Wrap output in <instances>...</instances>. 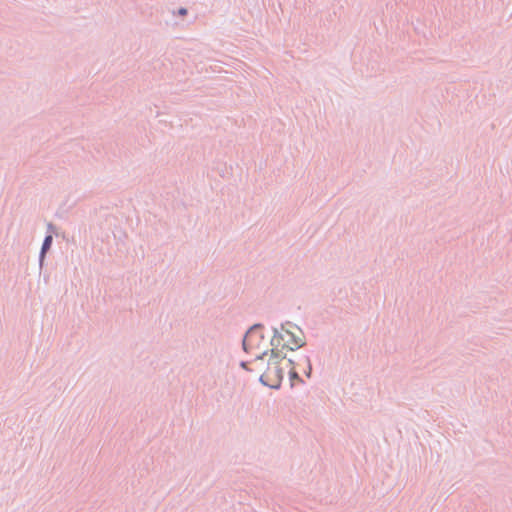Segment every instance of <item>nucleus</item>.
Wrapping results in <instances>:
<instances>
[{
	"instance_id": "obj_1",
	"label": "nucleus",
	"mask_w": 512,
	"mask_h": 512,
	"mask_svg": "<svg viewBox=\"0 0 512 512\" xmlns=\"http://www.w3.org/2000/svg\"><path fill=\"white\" fill-rule=\"evenodd\" d=\"M288 371L291 379L298 378L297 372L290 359L282 355V351L271 349L266 370L261 374V382L271 388H278L282 382L284 372Z\"/></svg>"
},
{
	"instance_id": "obj_2",
	"label": "nucleus",
	"mask_w": 512,
	"mask_h": 512,
	"mask_svg": "<svg viewBox=\"0 0 512 512\" xmlns=\"http://www.w3.org/2000/svg\"><path fill=\"white\" fill-rule=\"evenodd\" d=\"M271 344L274 346L275 351L281 349L295 350L302 347L305 344V337L300 328L297 326H290L287 329H283L282 332L275 336Z\"/></svg>"
},
{
	"instance_id": "obj_3",
	"label": "nucleus",
	"mask_w": 512,
	"mask_h": 512,
	"mask_svg": "<svg viewBox=\"0 0 512 512\" xmlns=\"http://www.w3.org/2000/svg\"><path fill=\"white\" fill-rule=\"evenodd\" d=\"M269 341L266 339L261 330L258 328H251L245 335L243 340V347L245 351L251 354L256 361L263 360L267 355Z\"/></svg>"
},
{
	"instance_id": "obj_4",
	"label": "nucleus",
	"mask_w": 512,
	"mask_h": 512,
	"mask_svg": "<svg viewBox=\"0 0 512 512\" xmlns=\"http://www.w3.org/2000/svg\"><path fill=\"white\" fill-rule=\"evenodd\" d=\"M51 243H52V236L51 235H48L44 242H43V245H42V250H41V260L43 259L44 257V254L46 253V251L50 248L51 246Z\"/></svg>"
},
{
	"instance_id": "obj_5",
	"label": "nucleus",
	"mask_w": 512,
	"mask_h": 512,
	"mask_svg": "<svg viewBox=\"0 0 512 512\" xmlns=\"http://www.w3.org/2000/svg\"><path fill=\"white\" fill-rule=\"evenodd\" d=\"M178 13L181 16H185L187 14V9L186 8H180Z\"/></svg>"
}]
</instances>
